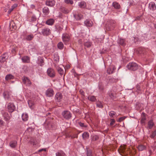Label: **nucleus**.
I'll return each mask as SVG.
<instances>
[{"mask_svg":"<svg viewBox=\"0 0 156 156\" xmlns=\"http://www.w3.org/2000/svg\"><path fill=\"white\" fill-rule=\"evenodd\" d=\"M127 68L131 70H136L138 69V65L136 63L132 62L129 63L126 66Z\"/></svg>","mask_w":156,"mask_h":156,"instance_id":"f257e3e1","label":"nucleus"},{"mask_svg":"<svg viewBox=\"0 0 156 156\" xmlns=\"http://www.w3.org/2000/svg\"><path fill=\"white\" fill-rule=\"evenodd\" d=\"M62 115L64 118L67 119H70L72 116L71 113L68 111H64L62 112Z\"/></svg>","mask_w":156,"mask_h":156,"instance_id":"f03ea898","label":"nucleus"},{"mask_svg":"<svg viewBox=\"0 0 156 156\" xmlns=\"http://www.w3.org/2000/svg\"><path fill=\"white\" fill-rule=\"evenodd\" d=\"M48 75L51 77L53 78L55 76V73L54 70L50 68H49L47 70Z\"/></svg>","mask_w":156,"mask_h":156,"instance_id":"7ed1b4c3","label":"nucleus"},{"mask_svg":"<svg viewBox=\"0 0 156 156\" xmlns=\"http://www.w3.org/2000/svg\"><path fill=\"white\" fill-rule=\"evenodd\" d=\"M41 33L43 36H47L51 34V30L48 28H44L42 29Z\"/></svg>","mask_w":156,"mask_h":156,"instance_id":"20e7f679","label":"nucleus"},{"mask_svg":"<svg viewBox=\"0 0 156 156\" xmlns=\"http://www.w3.org/2000/svg\"><path fill=\"white\" fill-rule=\"evenodd\" d=\"M7 108L9 112H12L15 110L16 107L13 103H9L8 105Z\"/></svg>","mask_w":156,"mask_h":156,"instance_id":"39448f33","label":"nucleus"},{"mask_svg":"<svg viewBox=\"0 0 156 156\" xmlns=\"http://www.w3.org/2000/svg\"><path fill=\"white\" fill-rule=\"evenodd\" d=\"M62 98V95L61 93L60 92H58L55 96V99L56 101L60 102L61 101Z\"/></svg>","mask_w":156,"mask_h":156,"instance_id":"423d86ee","label":"nucleus"},{"mask_svg":"<svg viewBox=\"0 0 156 156\" xmlns=\"http://www.w3.org/2000/svg\"><path fill=\"white\" fill-rule=\"evenodd\" d=\"M62 39L64 43L68 41L70 39V36L67 34H63L62 36Z\"/></svg>","mask_w":156,"mask_h":156,"instance_id":"0eeeda50","label":"nucleus"},{"mask_svg":"<svg viewBox=\"0 0 156 156\" xmlns=\"http://www.w3.org/2000/svg\"><path fill=\"white\" fill-rule=\"evenodd\" d=\"M54 94V90L51 88L48 89L45 92V94L48 97H51Z\"/></svg>","mask_w":156,"mask_h":156,"instance_id":"6e6552de","label":"nucleus"},{"mask_svg":"<svg viewBox=\"0 0 156 156\" xmlns=\"http://www.w3.org/2000/svg\"><path fill=\"white\" fill-rule=\"evenodd\" d=\"M55 1L54 0H46L45 2V5L49 7H52L55 4Z\"/></svg>","mask_w":156,"mask_h":156,"instance_id":"1a4fd4ad","label":"nucleus"},{"mask_svg":"<svg viewBox=\"0 0 156 156\" xmlns=\"http://www.w3.org/2000/svg\"><path fill=\"white\" fill-rule=\"evenodd\" d=\"M8 56L7 53H5L0 57V62H5L6 60L8 58Z\"/></svg>","mask_w":156,"mask_h":156,"instance_id":"9d476101","label":"nucleus"},{"mask_svg":"<svg viewBox=\"0 0 156 156\" xmlns=\"http://www.w3.org/2000/svg\"><path fill=\"white\" fill-rule=\"evenodd\" d=\"M23 82L26 86H30L31 84V82L29 79L26 77H24L22 79Z\"/></svg>","mask_w":156,"mask_h":156,"instance_id":"9b49d317","label":"nucleus"},{"mask_svg":"<svg viewBox=\"0 0 156 156\" xmlns=\"http://www.w3.org/2000/svg\"><path fill=\"white\" fill-rule=\"evenodd\" d=\"M84 24L87 27H90L93 25V23L91 20L87 19L84 22Z\"/></svg>","mask_w":156,"mask_h":156,"instance_id":"f8f14e48","label":"nucleus"},{"mask_svg":"<svg viewBox=\"0 0 156 156\" xmlns=\"http://www.w3.org/2000/svg\"><path fill=\"white\" fill-rule=\"evenodd\" d=\"M22 62L23 63H28L30 62V59L28 56H25L21 58Z\"/></svg>","mask_w":156,"mask_h":156,"instance_id":"ddd939ff","label":"nucleus"},{"mask_svg":"<svg viewBox=\"0 0 156 156\" xmlns=\"http://www.w3.org/2000/svg\"><path fill=\"white\" fill-rule=\"evenodd\" d=\"M28 115L27 113H23L22 115V119L23 121H26L28 120Z\"/></svg>","mask_w":156,"mask_h":156,"instance_id":"4468645a","label":"nucleus"},{"mask_svg":"<svg viewBox=\"0 0 156 156\" xmlns=\"http://www.w3.org/2000/svg\"><path fill=\"white\" fill-rule=\"evenodd\" d=\"M150 9L152 10H154L156 9L155 4L153 2H151L149 4Z\"/></svg>","mask_w":156,"mask_h":156,"instance_id":"2eb2a0df","label":"nucleus"},{"mask_svg":"<svg viewBox=\"0 0 156 156\" xmlns=\"http://www.w3.org/2000/svg\"><path fill=\"white\" fill-rule=\"evenodd\" d=\"M42 12L44 15H47L49 13V10L48 7H44L43 8Z\"/></svg>","mask_w":156,"mask_h":156,"instance_id":"dca6fc26","label":"nucleus"},{"mask_svg":"<svg viewBox=\"0 0 156 156\" xmlns=\"http://www.w3.org/2000/svg\"><path fill=\"white\" fill-rule=\"evenodd\" d=\"M73 16L76 20H80L82 18V16L80 14H74Z\"/></svg>","mask_w":156,"mask_h":156,"instance_id":"f3484780","label":"nucleus"},{"mask_svg":"<svg viewBox=\"0 0 156 156\" xmlns=\"http://www.w3.org/2000/svg\"><path fill=\"white\" fill-rule=\"evenodd\" d=\"M3 116L6 121H9L10 119V117L9 114L7 112H5L3 114Z\"/></svg>","mask_w":156,"mask_h":156,"instance_id":"a211bd4d","label":"nucleus"},{"mask_svg":"<svg viewBox=\"0 0 156 156\" xmlns=\"http://www.w3.org/2000/svg\"><path fill=\"white\" fill-rule=\"evenodd\" d=\"M118 42L122 46H124L125 45V40L124 39L120 38L118 40Z\"/></svg>","mask_w":156,"mask_h":156,"instance_id":"6ab92c4d","label":"nucleus"},{"mask_svg":"<svg viewBox=\"0 0 156 156\" xmlns=\"http://www.w3.org/2000/svg\"><path fill=\"white\" fill-rule=\"evenodd\" d=\"M54 20L52 19H51L48 20L46 22V23L49 25H52L54 23Z\"/></svg>","mask_w":156,"mask_h":156,"instance_id":"aec40b11","label":"nucleus"},{"mask_svg":"<svg viewBox=\"0 0 156 156\" xmlns=\"http://www.w3.org/2000/svg\"><path fill=\"white\" fill-rule=\"evenodd\" d=\"M87 99L91 101H95L96 99L95 96L92 95H90L88 97Z\"/></svg>","mask_w":156,"mask_h":156,"instance_id":"412c9836","label":"nucleus"},{"mask_svg":"<svg viewBox=\"0 0 156 156\" xmlns=\"http://www.w3.org/2000/svg\"><path fill=\"white\" fill-rule=\"evenodd\" d=\"M56 156H66L65 153L62 151H59L56 153Z\"/></svg>","mask_w":156,"mask_h":156,"instance_id":"4be33fe9","label":"nucleus"},{"mask_svg":"<svg viewBox=\"0 0 156 156\" xmlns=\"http://www.w3.org/2000/svg\"><path fill=\"white\" fill-rule=\"evenodd\" d=\"M17 144V143L16 141H11L9 143V145L11 147L14 148L16 146Z\"/></svg>","mask_w":156,"mask_h":156,"instance_id":"5701e85b","label":"nucleus"},{"mask_svg":"<svg viewBox=\"0 0 156 156\" xmlns=\"http://www.w3.org/2000/svg\"><path fill=\"white\" fill-rule=\"evenodd\" d=\"M113 6L116 9H119L120 8L119 4L117 2H114L112 3Z\"/></svg>","mask_w":156,"mask_h":156,"instance_id":"b1692460","label":"nucleus"},{"mask_svg":"<svg viewBox=\"0 0 156 156\" xmlns=\"http://www.w3.org/2000/svg\"><path fill=\"white\" fill-rule=\"evenodd\" d=\"M138 149L140 151H142L146 149V147L144 145L140 144L138 146Z\"/></svg>","mask_w":156,"mask_h":156,"instance_id":"393cba45","label":"nucleus"},{"mask_svg":"<svg viewBox=\"0 0 156 156\" xmlns=\"http://www.w3.org/2000/svg\"><path fill=\"white\" fill-rule=\"evenodd\" d=\"M82 137L84 140L87 139L89 137V133L86 132H84L82 134Z\"/></svg>","mask_w":156,"mask_h":156,"instance_id":"a878e982","label":"nucleus"},{"mask_svg":"<svg viewBox=\"0 0 156 156\" xmlns=\"http://www.w3.org/2000/svg\"><path fill=\"white\" fill-rule=\"evenodd\" d=\"M79 6L81 8H84L86 6V4L85 2H81L78 4Z\"/></svg>","mask_w":156,"mask_h":156,"instance_id":"bb28decb","label":"nucleus"},{"mask_svg":"<svg viewBox=\"0 0 156 156\" xmlns=\"http://www.w3.org/2000/svg\"><path fill=\"white\" fill-rule=\"evenodd\" d=\"M91 140L92 141H95L98 140L99 139V137L98 136L94 135H92L91 136Z\"/></svg>","mask_w":156,"mask_h":156,"instance_id":"cd10ccee","label":"nucleus"},{"mask_svg":"<svg viewBox=\"0 0 156 156\" xmlns=\"http://www.w3.org/2000/svg\"><path fill=\"white\" fill-rule=\"evenodd\" d=\"M108 114L110 117L112 118H113L116 115V113L113 111H111Z\"/></svg>","mask_w":156,"mask_h":156,"instance_id":"c85d7f7f","label":"nucleus"},{"mask_svg":"<svg viewBox=\"0 0 156 156\" xmlns=\"http://www.w3.org/2000/svg\"><path fill=\"white\" fill-rule=\"evenodd\" d=\"M154 125V123L152 120L149 121L148 123V127L149 129L152 128Z\"/></svg>","mask_w":156,"mask_h":156,"instance_id":"c756f323","label":"nucleus"},{"mask_svg":"<svg viewBox=\"0 0 156 156\" xmlns=\"http://www.w3.org/2000/svg\"><path fill=\"white\" fill-rule=\"evenodd\" d=\"M17 4H14L12 6L11 8L8 11V12L10 13L15 8L17 7Z\"/></svg>","mask_w":156,"mask_h":156,"instance_id":"7c9ffc66","label":"nucleus"},{"mask_svg":"<svg viewBox=\"0 0 156 156\" xmlns=\"http://www.w3.org/2000/svg\"><path fill=\"white\" fill-rule=\"evenodd\" d=\"M14 77L11 74H9L7 75L5 77V79L6 80H10L11 79H13Z\"/></svg>","mask_w":156,"mask_h":156,"instance_id":"2f4dec72","label":"nucleus"},{"mask_svg":"<svg viewBox=\"0 0 156 156\" xmlns=\"http://www.w3.org/2000/svg\"><path fill=\"white\" fill-rule=\"evenodd\" d=\"M57 46L58 48L60 49H62L64 47V45L63 43L61 42L58 43Z\"/></svg>","mask_w":156,"mask_h":156,"instance_id":"473e14b6","label":"nucleus"},{"mask_svg":"<svg viewBox=\"0 0 156 156\" xmlns=\"http://www.w3.org/2000/svg\"><path fill=\"white\" fill-rule=\"evenodd\" d=\"M57 70L59 73L61 75H62L64 73V70L60 67H58L57 68Z\"/></svg>","mask_w":156,"mask_h":156,"instance_id":"72a5a7b5","label":"nucleus"},{"mask_svg":"<svg viewBox=\"0 0 156 156\" xmlns=\"http://www.w3.org/2000/svg\"><path fill=\"white\" fill-rule=\"evenodd\" d=\"M3 95L4 98L6 99H8L9 97V95L7 92H4L3 94Z\"/></svg>","mask_w":156,"mask_h":156,"instance_id":"f704fd0d","label":"nucleus"},{"mask_svg":"<svg viewBox=\"0 0 156 156\" xmlns=\"http://www.w3.org/2000/svg\"><path fill=\"white\" fill-rule=\"evenodd\" d=\"M84 44L85 46L89 48L91 46V43L90 42L87 41L85 42Z\"/></svg>","mask_w":156,"mask_h":156,"instance_id":"c9c22d12","label":"nucleus"},{"mask_svg":"<svg viewBox=\"0 0 156 156\" xmlns=\"http://www.w3.org/2000/svg\"><path fill=\"white\" fill-rule=\"evenodd\" d=\"M64 2L67 4L72 5L73 3V2L71 0H64Z\"/></svg>","mask_w":156,"mask_h":156,"instance_id":"e433bc0d","label":"nucleus"},{"mask_svg":"<svg viewBox=\"0 0 156 156\" xmlns=\"http://www.w3.org/2000/svg\"><path fill=\"white\" fill-rule=\"evenodd\" d=\"M33 37V35L32 34H30L27 36L26 37V39L28 41L31 40Z\"/></svg>","mask_w":156,"mask_h":156,"instance_id":"4c0bfd02","label":"nucleus"},{"mask_svg":"<svg viewBox=\"0 0 156 156\" xmlns=\"http://www.w3.org/2000/svg\"><path fill=\"white\" fill-rule=\"evenodd\" d=\"M107 72L108 74H110L113 73V70H112V68L110 67L107 69Z\"/></svg>","mask_w":156,"mask_h":156,"instance_id":"58836bf2","label":"nucleus"},{"mask_svg":"<svg viewBox=\"0 0 156 156\" xmlns=\"http://www.w3.org/2000/svg\"><path fill=\"white\" fill-rule=\"evenodd\" d=\"M126 118V117L123 116L120 117L119 119L117 120L118 122H121L123 120L125 119Z\"/></svg>","mask_w":156,"mask_h":156,"instance_id":"ea45409f","label":"nucleus"},{"mask_svg":"<svg viewBox=\"0 0 156 156\" xmlns=\"http://www.w3.org/2000/svg\"><path fill=\"white\" fill-rule=\"evenodd\" d=\"M156 135V130L154 131L151 135L150 136L151 138L154 137Z\"/></svg>","mask_w":156,"mask_h":156,"instance_id":"a19ab883","label":"nucleus"},{"mask_svg":"<svg viewBox=\"0 0 156 156\" xmlns=\"http://www.w3.org/2000/svg\"><path fill=\"white\" fill-rule=\"evenodd\" d=\"M97 107L100 108L102 107V105L101 102H98L97 103Z\"/></svg>","mask_w":156,"mask_h":156,"instance_id":"79ce46f5","label":"nucleus"},{"mask_svg":"<svg viewBox=\"0 0 156 156\" xmlns=\"http://www.w3.org/2000/svg\"><path fill=\"white\" fill-rule=\"evenodd\" d=\"M36 18L35 15H33L31 18V21L33 22L35 21H36Z\"/></svg>","mask_w":156,"mask_h":156,"instance_id":"37998d69","label":"nucleus"},{"mask_svg":"<svg viewBox=\"0 0 156 156\" xmlns=\"http://www.w3.org/2000/svg\"><path fill=\"white\" fill-rule=\"evenodd\" d=\"M111 122L110 123V126H112L115 123V120L114 119H110Z\"/></svg>","mask_w":156,"mask_h":156,"instance_id":"c03bdc74","label":"nucleus"},{"mask_svg":"<svg viewBox=\"0 0 156 156\" xmlns=\"http://www.w3.org/2000/svg\"><path fill=\"white\" fill-rule=\"evenodd\" d=\"M28 104L29 107L30 108H32V106L34 105L31 101H28Z\"/></svg>","mask_w":156,"mask_h":156,"instance_id":"a18cd8bd","label":"nucleus"},{"mask_svg":"<svg viewBox=\"0 0 156 156\" xmlns=\"http://www.w3.org/2000/svg\"><path fill=\"white\" fill-rule=\"evenodd\" d=\"M138 53L139 54H141L142 52L143 49L141 48H139L137 50Z\"/></svg>","mask_w":156,"mask_h":156,"instance_id":"49530a36","label":"nucleus"},{"mask_svg":"<svg viewBox=\"0 0 156 156\" xmlns=\"http://www.w3.org/2000/svg\"><path fill=\"white\" fill-rule=\"evenodd\" d=\"M40 63H39V65L40 66H43V65H44V61L42 59H40Z\"/></svg>","mask_w":156,"mask_h":156,"instance_id":"de8ad7c7","label":"nucleus"},{"mask_svg":"<svg viewBox=\"0 0 156 156\" xmlns=\"http://www.w3.org/2000/svg\"><path fill=\"white\" fill-rule=\"evenodd\" d=\"M55 60L57 62H58L59 60V57L56 55V56L54 58Z\"/></svg>","mask_w":156,"mask_h":156,"instance_id":"09e8293b","label":"nucleus"},{"mask_svg":"<svg viewBox=\"0 0 156 156\" xmlns=\"http://www.w3.org/2000/svg\"><path fill=\"white\" fill-rule=\"evenodd\" d=\"M80 92L81 95L83 96H84V92L83 90H80Z\"/></svg>","mask_w":156,"mask_h":156,"instance_id":"8fccbe9b","label":"nucleus"},{"mask_svg":"<svg viewBox=\"0 0 156 156\" xmlns=\"http://www.w3.org/2000/svg\"><path fill=\"white\" fill-rule=\"evenodd\" d=\"M109 96L112 99H113L114 97H115L114 95L112 93L109 94Z\"/></svg>","mask_w":156,"mask_h":156,"instance_id":"3c124183","label":"nucleus"},{"mask_svg":"<svg viewBox=\"0 0 156 156\" xmlns=\"http://www.w3.org/2000/svg\"><path fill=\"white\" fill-rule=\"evenodd\" d=\"M79 124L81 127H85V126L84 125V124L83 123H82L81 122H79Z\"/></svg>","mask_w":156,"mask_h":156,"instance_id":"603ef678","label":"nucleus"},{"mask_svg":"<svg viewBox=\"0 0 156 156\" xmlns=\"http://www.w3.org/2000/svg\"><path fill=\"white\" fill-rule=\"evenodd\" d=\"M46 148H42V149L39 150L38 151V152H41V151H46Z\"/></svg>","mask_w":156,"mask_h":156,"instance_id":"864d4df0","label":"nucleus"},{"mask_svg":"<svg viewBox=\"0 0 156 156\" xmlns=\"http://www.w3.org/2000/svg\"><path fill=\"white\" fill-rule=\"evenodd\" d=\"M87 156H91V152L90 151H88L87 153Z\"/></svg>","mask_w":156,"mask_h":156,"instance_id":"5fc2aeb1","label":"nucleus"},{"mask_svg":"<svg viewBox=\"0 0 156 156\" xmlns=\"http://www.w3.org/2000/svg\"><path fill=\"white\" fill-rule=\"evenodd\" d=\"M110 67L112 68V70H113V72H114V71L115 70L116 68L115 67V66H112Z\"/></svg>","mask_w":156,"mask_h":156,"instance_id":"6e6d98bb","label":"nucleus"},{"mask_svg":"<svg viewBox=\"0 0 156 156\" xmlns=\"http://www.w3.org/2000/svg\"><path fill=\"white\" fill-rule=\"evenodd\" d=\"M3 122V121L2 120L0 119V125L2 124Z\"/></svg>","mask_w":156,"mask_h":156,"instance_id":"4d7b16f0","label":"nucleus"},{"mask_svg":"<svg viewBox=\"0 0 156 156\" xmlns=\"http://www.w3.org/2000/svg\"><path fill=\"white\" fill-rule=\"evenodd\" d=\"M154 27L156 29V24H154Z\"/></svg>","mask_w":156,"mask_h":156,"instance_id":"13d9d810","label":"nucleus"},{"mask_svg":"<svg viewBox=\"0 0 156 156\" xmlns=\"http://www.w3.org/2000/svg\"><path fill=\"white\" fill-rule=\"evenodd\" d=\"M143 120V119H141V122H142V121Z\"/></svg>","mask_w":156,"mask_h":156,"instance_id":"bf43d9fd","label":"nucleus"}]
</instances>
